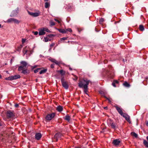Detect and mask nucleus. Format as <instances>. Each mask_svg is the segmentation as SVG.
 I'll list each match as a JSON object with an SVG mask.
<instances>
[{
  "label": "nucleus",
  "mask_w": 148,
  "mask_h": 148,
  "mask_svg": "<svg viewBox=\"0 0 148 148\" xmlns=\"http://www.w3.org/2000/svg\"><path fill=\"white\" fill-rule=\"evenodd\" d=\"M90 82L89 80L87 79H83L80 81L78 83V86L80 88H84V93L88 95L87 92L88 90V85Z\"/></svg>",
  "instance_id": "obj_1"
},
{
  "label": "nucleus",
  "mask_w": 148,
  "mask_h": 148,
  "mask_svg": "<svg viewBox=\"0 0 148 148\" xmlns=\"http://www.w3.org/2000/svg\"><path fill=\"white\" fill-rule=\"evenodd\" d=\"M108 126L112 128L115 130L117 128V124L111 119H109L107 122Z\"/></svg>",
  "instance_id": "obj_2"
},
{
  "label": "nucleus",
  "mask_w": 148,
  "mask_h": 148,
  "mask_svg": "<svg viewBox=\"0 0 148 148\" xmlns=\"http://www.w3.org/2000/svg\"><path fill=\"white\" fill-rule=\"evenodd\" d=\"M6 116L8 119H13L15 116L14 111L10 110L8 111L6 113Z\"/></svg>",
  "instance_id": "obj_3"
},
{
  "label": "nucleus",
  "mask_w": 148,
  "mask_h": 148,
  "mask_svg": "<svg viewBox=\"0 0 148 148\" xmlns=\"http://www.w3.org/2000/svg\"><path fill=\"white\" fill-rule=\"evenodd\" d=\"M23 56L26 54L28 55H30L32 53L31 49L29 46H27L24 48L23 50Z\"/></svg>",
  "instance_id": "obj_4"
},
{
  "label": "nucleus",
  "mask_w": 148,
  "mask_h": 148,
  "mask_svg": "<svg viewBox=\"0 0 148 148\" xmlns=\"http://www.w3.org/2000/svg\"><path fill=\"white\" fill-rule=\"evenodd\" d=\"M20 77V75H15L14 76H11L5 78L6 80H12L16 79Z\"/></svg>",
  "instance_id": "obj_5"
},
{
  "label": "nucleus",
  "mask_w": 148,
  "mask_h": 148,
  "mask_svg": "<svg viewBox=\"0 0 148 148\" xmlns=\"http://www.w3.org/2000/svg\"><path fill=\"white\" fill-rule=\"evenodd\" d=\"M6 23H11L14 22V23L18 24L20 21L18 20L13 18H10L8 19L6 21Z\"/></svg>",
  "instance_id": "obj_6"
},
{
  "label": "nucleus",
  "mask_w": 148,
  "mask_h": 148,
  "mask_svg": "<svg viewBox=\"0 0 148 148\" xmlns=\"http://www.w3.org/2000/svg\"><path fill=\"white\" fill-rule=\"evenodd\" d=\"M61 81L63 87L66 89H68L69 88V85L67 82L64 81V78H62Z\"/></svg>",
  "instance_id": "obj_7"
},
{
  "label": "nucleus",
  "mask_w": 148,
  "mask_h": 148,
  "mask_svg": "<svg viewBox=\"0 0 148 148\" xmlns=\"http://www.w3.org/2000/svg\"><path fill=\"white\" fill-rule=\"evenodd\" d=\"M55 116V114L54 113L48 114L46 117L45 119L47 120H51Z\"/></svg>",
  "instance_id": "obj_8"
},
{
  "label": "nucleus",
  "mask_w": 148,
  "mask_h": 148,
  "mask_svg": "<svg viewBox=\"0 0 148 148\" xmlns=\"http://www.w3.org/2000/svg\"><path fill=\"white\" fill-rule=\"evenodd\" d=\"M18 8H17L15 10L12 11L10 15V16L14 17L18 13Z\"/></svg>",
  "instance_id": "obj_9"
},
{
  "label": "nucleus",
  "mask_w": 148,
  "mask_h": 148,
  "mask_svg": "<svg viewBox=\"0 0 148 148\" xmlns=\"http://www.w3.org/2000/svg\"><path fill=\"white\" fill-rule=\"evenodd\" d=\"M28 13L30 14V15L34 16V17H37L38 16H39L40 14V12L38 11V12H28Z\"/></svg>",
  "instance_id": "obj_10"
},
{
  "label": "nucleus",
  "mask_w": 148,
  "mask_h": 148,
  "mask_svg": "<svg viewBox=\"0 0 148 148\" xmlns=\"http://www.w3.org/2000/svg\"><path fill=\"white\" fill-rule=\"evenodd\" d=\"M62 136V134L60 133H56L54 136V139L57 141H58V139L61 137Z\"/></svg>",
  "instance_id": "obj_11"
},
{
  "label": "nucleus",
  "mask_w": 148,
  "mask_h": 148,
  "mask_svg": "<svg viewBox=\"0 0 148 148\" xmlns=\"http://www.w3.org/2000/svg\"><path fill=\"white\" fill-rule=\"evenodd\" d=\"M121 141L119 139H117L114 140L113 141V145L115 146H117L119 145Z\"/></svg>",
  "instance_id": "obj_12"
},
{
  "label": "nucleus",
  "mask_w": 148,
  "mask_h": 148,
  "mask_svg": "<svg viewBox=\"0 0 148 148\" xmlns=\"http://www.w3.org/2000/svg\"><path fill=\"white\" fill-rule=\"evenodd\" d=\"M42 137V135L40 133H38L36 134L35 135V138L38 140H39Z\"/></svg>",
  "instance_id": "obj_13"
},
{
  "label": "nucleus",
  "mask_w": 148,
  "mask_h": 148,
  "mask_svg": "<svg viewBox=\"0 0 148 148\" xmlns=\"http://www.w3.org/2000/svg\"><path fill=\"white\" fill-rule=\"evenodd\" d=\"M115 107L116 108V109L117 110L119 113V114L121 115L123 113L121 109L119 107L117 106H115Z\"/></svg>",
  "instance_id": "obj_14"
},
{
  "label": "nucleus",
  "mask_w": 148,
  "mask_h": 148,
  "mask_svg": "<svg viewBox=\"0 0 148 148\" xmlns=\"http://www.w3.org/2000/svg\"><path fill=\"white\" fill-rule=\"evenodd\" d=\"M50 61L54 63H55L56 65H59L60 63V62L58 61H57L56 60L54 59H51L50 60Z\"/></svg>",
  "instance_id": "obj_15"
},
{
  "label": "nucleus",
  "mask_w": 148,
  "mask_h": 148,
  "mask_svg": "<svg viewBox=\"0 0 148 148\" xmlns=\"http://www.w3.org/2000/svg\"><path fill=\"white\" fill-rule=\"evenodd\" d=\"M45 34V32L42 28L39 31V34L40 36L44 35Z\"/></svg>",
  "instance_id": "obj_16"
},
{
  "label": "nucleus",
  "mask_w": 148,
  "mask_h": 148,
  "mask_svg": "<svg viewBox=\"0 0 148 148\" xmlns=\"http://www.w3.org/2000/svg\"><path fill=\"white\" fill-rule=\"evenodd\" d=\"M21 73L24 74H27L29 73V71L27 69H24L22 71Z\"/></svg>",
  "instance_id": "obj_17"
},
{
  "label": "nucleus",
  "mask_w": 148,
  "mask_h": 148,
  "mask_svg": "<svg viewBox=\"0 0 148 148\" xmlns=\"http://www.w3.org/2000/svg\"><path fill=\"white\" fill-rule=\"evenodd\" d=\"M25 67L24 66H19L18 69V70L19 71H21L22 70L25 69Z\"/></svg>",
  "instance_id": "obj_18"
},
{
  "label": "nucleus",
  "mask_w": 148,
  "mask_h": 148,
  "mask_svg": "<svg viewBox=\"0 0 148 148\" xmlns=\"http://www.w3.org/2000/svg\"><path fill=\"white\" fill-rule=\"evenodd\" d=\"M71 119V117L69 115H67L64 117V119L68 121H69Z\"/></svg>",
  "instance_id": "obj_19"
},
{
  "label": "nucleus",
  "mask_w": 148,
  "mask_h": 148,
  "mask_svg": "<svg viewBox=\"0 0 148 148\" xmlns=\"http://www.w3.org/2000/svg\"><path fill=\"white\" fill-rule=\"evenodd\" d=\"M58 30L62 34L65 33L66 32V31L65 29H58Z\"/></svg>",
  "instance_id": "obj_20"
},
{
  "label": "nucleus",
  "mask_w": 148,
  "mask_h": 148,
  "mask_svg": "<svg viewBox=\"0 0 148 148\" xmlns=\"http://www.w3.org/2000/svg\"><path fill=\"white\" fill-rule=\"evenodd\" d=\"M56 109L58 111L61 112L63 110V107L61 106H59L57 107Z\"/></svg>",
  "instance_id": "obj_21"
},
{
  "label": "nucleus",
  "mask_w": 148,
  "mask_h": 148,
  "mask_svg": "<svg viewBox=\"0 0 148 148\" xmlns=\"http://www.w3.org/2000/svg\"><path fill=\"white\" fill-rule=\"evenodd\" d=\"M119 82L116 80H114L113 82L112 83V85L114 87H116V84H118Z\"/></svg>",
  "instance_id": "obj_22"
},
{
  "label": "nucleus",
  "mask_w": 148,
  "mask_h": 148,
  "mask_svg": "<svg viewBox=\"0 0 148 148\" xmlns=\"http://www.w3.org/2000/svg\"><path fill=\"white\" fill-rule=\"evenodd\" d=\"M20 63L22 65V66H24L25 67H26L27 64V62L25 61H21Z\"/></svg>",
  "instance_id": "obj_23"
},
{
  "label": "nucleus",
  "mask_w": 148,
  "mask_h": 148,
  "mask_svg": "<svg viewBox=\"0 0 148 148\" xmlns=\"http://www.w3.org/2000/svg\"><path fill=\"white\" fill-rule=\"evenodd\" d=\"M123 85L127 87H129L130 86V85L127 82H125L123 84Z\"/></svg>",
  "instance_id": "obj_24"
},
{
  "label": "nucleus",
  "mask_w": 148,
  "mask_h": 148,
  "mask_svg": "<svg viewBox=\"0 0 148 148\" xmlns=\"http://www.w3.org/2000/svg\"><path fill=\"white\" fill-rule=\"evenodd\" d=\"M45 42H47L51 40V39H49L48 37L47 36L45 37L44 39L43 40Z\"/></svg>",
  "instance_id": "obj_25"
},
{
  "label": "nucleus",
  "mask_w": 148,
  "mask_h": 148,
  "mask_svg": "<svg viewBox=\"0 0 148 148\" xmlns=\"http://www.w3.org/2000/svg\"><path fill=\"white\" fill-rule=\"evenodd\" d=\"M47 69H43L42 70L39 72V73L40 74H42L45 73L47 71Z\"/></svg>",
  "instance_id": "obj_26"
},
{
  "label": "nucleus",
  "mask_w": 148,
  "mask_h": 148,
  "mask_svg": "<svg viewBox=\"0 0 148 148\" xmlns=\"http://www.w3.org/2000/svg\"><path fill=\"white\" fill-rule=\"evenodd\" d=\"M58 72L62 75H65V72L64 71L62 70H60L58 71Z\"/></svg>",
  "instance_id": "obj_27"
},
{
  "label": "nucleus",
  "mask_w": 148,
  "mask_h": 148,
  "mask_svg": "<svg viewBox=\"0 0 148 148\" xmlns=\"http://www.w3.org/2000/svg\"><path fill=\"white\" fill-rule=\"evenodd\" d=\"M125 119L129 123H130L131 121L130 119V117L129 116H127V117L125 118Z\"/></svg>",
  "instance_id": "obj_28"
},
{
  "label": "nucleus",
  "mask_w": 148,
  "mask_h": 148,
  "mask_svg": "<svg viewBox=\"0 0 148 148\" xmlns=\"http://www.w3.org/2000/svg\"><path fill=\"white\" fill-rule=\"evenodd\" d=\"M143 144L146 147L148 148V142L146 140H144Z\"/></svg>",
  "instance_id": "obj_29"
},
{
  "label": "nucleus",
  "mask_w": 148,
  "mask_h": 148,
  "mask_svg": "<svg viewBox=\"0 0 148 148\" xmlns=\"http://www.w3.org/2000/svg\"><path fill=\"white\" fill-rule=\"evenodd\" d=\"M139 28L141 31H143L144 30V26L142 25H139Z\"/></svg>",
  "instance_id": "obj_30"
},
{
  "label": "nucleus",
  "mask_w": 148,
  "mask_h": 148,
  "mask_svg": "<svg viewBox=\"0 0 148 148\" xmlns=\"http://www.w3.org/2000/svg\"><path fill=\"white\" fill-rule=\"evenodd\" d=\"M131 134L132 136H134L136 138L138 136V135L134 132H131Z\"/></svg>",
  "instance_id": "obj_31"
},
{
  "label": "nucleus",
  "mask_w": 148,
  "mask_h": 148,
  "mask_svg": "<svg viewBox=\"0 0 148 148\" xmlns=\"http://www.w3.org/2000/svg\"><path fill=\"white\" fill-rule=\"evenodd\" d=\"M22 47L23 46L22 45H20L18 47V48L17 49V51H20Z\"/></svg>",
  "instance_id": "obj_32"
},
{
  "label": "nucleus",
  "mask_w": 148,
  "mask_h": 148,
  "mask_svg": "<svg viewBox=\"0 0 148 148\" xmlns=\"http://www.w3.org/2000/svg\"><path fill=\"white\" fill-rule=\"evenodd\" d=\"M50 5L49 3L48 2H46L45 3V7L46 8H48Z\"/></svg>",
  "instance_id": "obj_33"
},
{
  "label": "nucleus",
  "mask_w": 148,
  "mask_h": 148,
  "mask_svg": "<svg viewBox=\"0 0 148 148\" xmlns=\"http://www.w3.org/2000/svg\"><path fill=\"white\" fill-rule=\"evenodd\" d=\"M42 28L44 29L45 32V31L48 32H51V31L47 28Z\"/></svg>",
  "instance_id": "obj_34"
},
{
  "label": "nucleus",
  "mask_w": 148,
  "mask_h": 148,
  "mask_svg": "<svg viewBox=\"0 0 148 148\" xmlns=\"http://www.w3.org/2000/svg\"><path fill=\"white\" fill-rule=\"evenodd\" d=\"M104 19L103 18H101L99 20V23L100 24H101L104 21Z\"/></svg>",
  "instance_id": "obj_35"
},
{
  "label": "nucleus",
  "mask_w": 148,
  "mask_h": 148,
  "mask_svg": "<svg viewBox=\"0 0 148 148\" xmlns=\"http://www.w3.org/2000/svg\"><path fill=\"white\" fill-rule=\"evenodd\" d=\"M41 69L38 68L34 71V73H37L39 71V70H40Z\"/></svg>",
  "instance_id": "obj_36"
},
{
  "label": "nucleus",
  "mask_w": 148,
  "mask_h": 148,
  "mask_svg": "<svg viewBox=\"0 0 148 148\" xmlns=\"http://www.w3.org/2000/svg\"><path fill=\"white\" fill-rule=\"evenodd\" d=\"M50 25L53 26L55 25V23L53 21H51L50 22Z\"/></svg>",
  "instance_id": "obj_37"
},
{
  "label": "nucleus",
  "mask_w": 148,
  "mask_h": 148,
  "mask_svg": "<svg viewBox=\"0 0 148 148\" xmlns=\"http://www.w3.org/2000/svg\"><path fill=\"white\" fill-rule=\"evenodd\" d=\"M123 116L125 118L127 117V114H126L125 113H123V114L121 115Z\"/></svg>",
  "instance_id": "obj_38"
},
{
  "label": "nucleus",
  "mask_w": 148,
  "mask_h": 148,
  "mask_svg": "<svg viewBox=\"0 0 148 148\" xmlns=\"http://www.w3.org/2000/svg\"><path fill=\"white\" fill-rule=\"evenodd\" d=\"M65 30L66 31V32L67 31H68L70 32H72V29L70 28H69L67 29H66Z\"/></svg>",
  "instance_id": "obj_39"
},
{
  "label": "nucleus",
  "mask_w": 148,
  "mask_h": 148,
  "mask_svg": "<svg viewBox=\"0 0 148 148\" xmlns=\"http://www.w3.org/2000/svg\"><path fill=\"white\" fill-rule=\"evenodd\" d=\"M54 36V35L53 34H49V35H48L47 36L48 37H49V38H51L52 37H53Z\"/></svg>",
  "instance_id": "obj_40"
},
{
  "label": "nucleus",
  "mask_w": 148,
  "mask_h": 148,
  "mask_svg": "<svg viewBox=\"0 0 148 148\" xmlns=\"http://www.w3.org/2000/svg\"><path fill=\"white\" fill-rule=\"evenodd\" d=\"M67 38H68L67 37H63V38H61L60 39V40L61 41H62V40H66L67 39Z\"/></svg>",
  "instance_id": "obj_41"
},
{
  "label": "nucleus",
  "mask_w": 148,
  "mask_h": 148,
  "mask_svg": "<svg viewBox=\"0 0 148 148\" xmlns=\"http://www.w3.org/2000/svg\"><path fill=\"white\" fill-rule=\"evenodd\" d=\"M26 40V39H22V43L23 44L24 43H25V42Z\"/></svg>",
  "instance_id": "obj_42"
},
{
  "label": "nucleus",
  "mask_w": 148,
  "mask_h": 148,
  "mask_svg": "<svg viewBox=\"0 0 148 148\" xmlns=\"http://www.w3.org/2000/svg\"><path fill=\"white\" fill-rule=\"evenodd\" d=\"M54 20L56 21L57 22L59 23H60V21H59L58 20V19H56L55 18L54 19Z\"/></svg>",
  "instance_id": "obj_43"
},
{
  "label": "nucleus",
  "mask_w": 148,
  "mask_h": 148,
  "mask_svg": "<svg viewBox=\"0 0 148 148\" xmlns=\"http://www.w3.org/2000/svg\"><path fill=\"white\" fill-rule=\"evenodd\" d=\"M54 64H52L50 66L51 68H53L54 67Z\"/></svg>",
  "instance_id": "obj_44"
},
{
  "label": "nucleus",
  "mask_w": 148,
  "mask_h": 148,
  "mask_svg": "<svg viewBox=\"0 0 148 148\" xmlns=\"http://www.w3.org/2000/svg\"><path fill=\"white\" fill-rule=\"evenodd\" d=\"M34 35H37L38 34V32L37 31H36L34 32Z\"/></svg>",
  "instance_id": "obj_45"
},
{
  "label": "nucleus",
  "mask_w": 148,
  "mask_h": 148,
  "mask_svg": "<svg viewBox=\"0 0 148 148\" xmlns=\"http://www.w3.org/2000/svg\"><path fill=\"white\" fill-rule=\"evenodd\" d=\"M19 105L18 104H16L14 105V106L15 107L17 108L18 106Z\"/></svg>",
  "instance_id": "obj_46"
},
{
  "label": "nucleus",
  "mask_w": 148,
  "mask_h": 148,
  "mask_svg": "<svg viewBox=\"0 0 148 148\" xmlns=\"http://www.w3.org/2000/svg\"><path fill=\"white\" fill-rule=\"evenodd\" d=\"M54 45V44H51L50 45V46L51 47H53Z\"/></svg>",
  "instance_id": "obj_47"
},
{
  "label": "nucleus",
  "mask_w": 148,
  "mask_h": 148,
  "mask_svg": "<svg viewBox=\"0 0 148 148\" xmlns=\"http://www.w3.org/2000/svg\"><path fill=\"white\" fill-rule=\"evenodd\" d=\"M120 21V20H119V21H116L114 23L115 24H116V23H119Z\"/></svg>",
  "instance_id": "obj_48"
},
{
  "label": "nucleus",
  "mask_w": 148,
  "mask_h": 148,
  "mask_svg": "<svg viewBox=\"0 0 148 148\" xmlns=\"http://www.w3.org/2000/svg\"><path fill=\"white\" fill-rule=\"evenodd\" d=\"M105 97L106 98V99H107V100H108L110 102H111V101L110 100V99H109L108 98H107V97Z\"/></svg>",
  "instance_id": "obj_49"
},
{
  "label": "nucleus",
  "mask_w": 148,
  "mask_h": 148,
  "mask_svg": "<svg viewBox=\"0 0 148 148\" xmlns=\"http://www.w3.org/2000/svg\"><path fill=\"white\" fill-rule=\"evenodd\" d=\"M146 125H147V126H148V121H147L146 122Z\"/></svg>",
  "instance_id": "obj_50"
},
{
  "label": "nucleus",
  "mask_w": 148,
  "mask_h": 148,
  "mask_svg": "<svg viewBox=\"0 0 148 148\" xmlns=\"http://www.w3.org/2000/svg\"><path fill=\"white\" fill-rule=\"evenodd\" d=\"M107 108H108V107H105L104 108V109H107Z\"/></svg>",
  "instance_id": "obj_51"
},
{
  "label": "nucleus",
  "mask_w": 148,
  "mask_h": 148,
  "mask_svg": "<svg viewBox=\"0 0 148 148\" xmlns=\"http://www.w3.org/2000/svg\"><path fill=\"white\" fill-rule=\"evenodd\" d=\"M69 69L71 71H72V69L71 68H70V67L69 68Z\"/></svg>",
  "instance_id": "obj_52"
},
{
  "label": "nucleus",
  "mask_w": 148,
  "mask_h": 148,
  "mask_svg": "<svg viewBox=\"0 0 148 148\" xmlns=\"http://www.w3.org/2000/svg\"><path fill=\"white\" fill-rule=\"evenodd\" d=\"M146 138H147V140L148 141V136H147V137Z\"/></svg>",
  "instance_id": "obj_53"
},
{
  "label": "nucleus",
  "mask_w": 148,
  "mask_h": 148,
  "mask_svg": "<svg viewBox=\"0 0 148 148\" xmlns=\"http://www.w3.org/2000/svg\"><path fill=\"white\" fill-rule=\"evenodd\" d=\"M1 77H2L1 75H0V78H1Z\"/></svg>",
  "instance_id": "obj_54"
},
{
  "label": "nucleus",
  "mask_w": 148,
  "mask_h": 148,
  "mask_svg": "<svg viewBox=\"0 0 148 148\" xmlns=\"http://www.w3.org/2000/svg\"><path fill=\"white\" fill-rule=\"evenodd\" d=\"M45 1H48L49 0H44Z\"/></svg>",
  "instance_id": "obj_55"
},
{
  "label": "nucleus",
  "mask_w": 148,
  "mask_h": 148,
  "mask_svg": "<svg viewBox=\"0 0 148 148\" xmlns=\"http://www.w3.org/2000/svg\"><path fill=\"white\" fill-rule=\"evenodd\" d=\"M1 25L0 24V28L1 27Z\"/></svg>",
  "instance_id": "obj_56"
},
{
  "label": "nucleus",
  "mask_w": 148,
  "mask_h": 148,
  "mask_svg": "<svg viewBox=\"0 0 148 148\" xmlns=\"http://www.w3.org/2000/svg\"><path fill=\"white\" fill-rule=\"evenodd\" d=\"M76 148H80L79 147H76Z\"/></svg>",
  "instance_id": "obj_57"
},
{
  "label": "nucleus",
  "mask_w": 148,
  "mask_h": 148,
  "mask_svg": "<svg viewBox=\"0 0 148 148\" xmlns=\"http://www.w3.org/2000/svg\"><path fill=\"white\" fill-rule=\"evenodd\" d=\"M51 49V48H50L49 50H50Z\"/></svg>",
  "instance_id": "obj_58"
},
{
  "label": "nucleus",
  "mask_w": 148,
  "mask_h": 148,
  "mask_svg": "<svg viewBox=\"0 0 148 148\" xmlns=\"http://www.w3.org/2000/svg\"><path fill=\"white\" fill-rule=\"evenodd\" d=\"M12 59H11V61H12Z\"/></svg>",
  "instance_id": "obj_59"
}]
</instances>
